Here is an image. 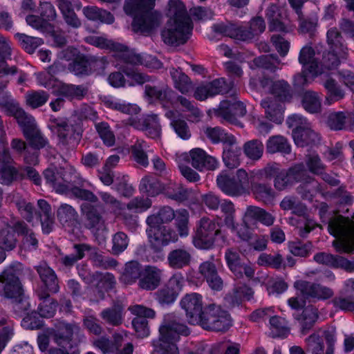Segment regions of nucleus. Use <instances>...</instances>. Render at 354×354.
Segmentation results:
<instances>
[{
  "label": "nucleus",
  "mask_w": 354,
  "mask_h": 354,
  "mask_svg": "<svg viewBox=\"0 0 354 354\" xmlns=\"http://www.w3.org/2000/svg\"><path fill=\"white\" fill-rule=\"evenodd\" d=\"M167 16L169 18L161 37L165 44L180 46L187 42L193 26L185 6L181 0H169Z\"/></svg>",
  "instance_id": "1"
},
{
  "label": "nucleus",
  "mask_w": 354,
  "mask_h": 354,
  "mask_svg": "<svg viewBox=\"0 0 354 354\" xmlns=\"http://www.w3.org/2000/svg\"><path fill=\"white\" fill-rule=\"evenodd\" d=\"M155 0H126L124 12L133 17L131 29L144 35L152 34L160 26L162 15L153 10Z\"/></svg>",
  "instance_id": "2"
},
{
  "label": "nucleus",
  "mask_w": 354,
  "mask_h": 354,
  "mask_svg": "<svg viewBox=\"0 0 354 354\" xmlns=\"http://www.w3.org/2000/svg\"><path fill=\"white\" fill-rule=\"evenodd\" d=\"M159 332V339L154 343L157 354H179L176 345V342L179 339V335L189 334L187 326L180 323L174 313L167 314L164 316Z\"/></svg>",
  "instance_id": "3"
},
{
  "label": "nucleus",
  "mask_w": 354,
  "mask_h": 354,
  "mask_svg": "<svg viewBox=\"0 0 354 354\" xmlns=\"http://www.w3.org/2000/svg\"><path fill=\"white\" fill-rule=\"evenodd\" d=\"M21 264L10 266L0 274V296L10 299L17 313L28 310V304L24 299L21 283L19 279Z\"/></svg>",
  "instance_id": "4"
},
{
  "label": "nucleus",
  "mask_w": 354,
  "mask_h": 354,
  "mask_svg": "<svg viewBox=\"0 0 354 354\" xmlns=\"http://www.w3.org/2000/svg\"><path fill=\"white\" fill-rule=\"evenodd\" d=\"M329 233L335 237L332 245L339 253L354 252V216L352 219L335 215L328 223Z\"/></svg>",
  "instance_id": "5"
},
{
  "label": "nucleus",
  "mask_w": 354,
  "mask_h": 354,
  "mask_svg": "<svg viewBox=\"0 0 354 354\" xmlns=\"http://www.w3.org/2000/svg\"><path fill=\"white\" fill-rule=\"evenodd\" d=\"M326 36L328 50L324 52L322 59L319 63V69L323 71L322 73L337 68L341 61L346 59L348 55V48L343 44L342 37L335 28L328 30Z\"/></svg>",
  "instance_id": "6"
},
{
  "label": "nucleus",
  "mask_w": 354,
  "mask_h": 354,
  "mask_svg": "<svg viewBox=\"0 0 354 354\" xmlns=\"http://www.w3.org/2000/svg\"><path fill=\"white\" fill-rule=\"evenodd\" d=\"M216 183L223 193L231 196H241L248 193L250 189V177L243 169H238L235 175L222 171L217 176Z\"/></svg>",
  "instance_id": "7"
},
{
  "label": "nucleus",
  "mask_w": 354,
  "mask_h": 354,
  "mask_svg": "<svg viewBox=\"0 0 354 354\" xmlns=\"http://www.w3.org/2000/svg\"><path fill=\"white\" fill-rule=\"evenodd\" d=\"M267 176H275L274 186L279 191H282L294 182L306 179V171L303 165H296L288 170H280L276 163L268 165L263 170Z\"/></svg>",
  "instance_id": "8"
},
{
  "label": "nucleus",
  "mask_w": 354,
  "mask_h": 354,
  "mask_svg": "<svg viewBox=\"0 0 354 354\" xmlns=\"http://www.w3.org/2000/svg\"><path fill=\"white\" fill-rule=\"evenodd\" d=\"M220 236L221 231L219 223L214 219L203 217L198 222L193 236V244L198 249L209 250L214 247Z\"/></svg>",
  "instance_id": "9"
},
{
  "label": "nucleus",
  "mask_w": 354,
  "mask_h": 354,
  "mask_svg": "<svg viewBox=\"0 0 354 354\" xmlns=\"http://www.w3.org/2000/svg\"><path fill=\"white\" fill-rule=\"evenodd\" d=\"M44 176L47 183H48L59 194H68L71 183L75 181V178H78L79 174L75 170L71 167L68 171L64 169L48 168L44 171Z\"/></svg>",
  "instance_id": "10"
},
{
  "label": "nucleus",
  "mask_w": 354,
  "mask_h": 354,
  "mask_svg": "<svg viewBox=\"0 0 354 354\" xmlns=\"http://www.w3.org/2000/svg\"><path fill=\"white\" fill-rule=\"evenodd\" d=\"M280 207L283 210H291L293 214L302 216L297 224L299 234L301 237H306L317 226V224L313 219L304 216L306 209V207L295 197H285L281 201Z\"/></svg>",
  "instance_id": "11"
},
{
  "label": "nucleus",
  "mask_w": 354,
  "mask_h": 354,
  "mask_svg": "<svg viewBox=\"0 0 354 354\" xmlns=\"http://www.w3.org/2000/svg\"><path fill=\"white\" fill-rule=\"evenodd\" d=\"M147 225L146 232L149 241L156 250L177 241L178 234L171 227L164 225Z\"/></svg>",
  "instance_id": "12"
},
{
  "label": "nucleus",
  "mask_w": 354,
  "mask_h": 354,
  "mask_svg": "<svg viewBox=\"0 0 354 354\" xmlns=\"http://www.w3.org/2000/svg\"><path fill=\"white\" fill-rule=\"evenodd\" d=\"M180 306L185 312L190 324L199 325L205 313L203 310V297L196 292L185 295L180 300Z\"/></svg>",
  "instance_id": "13"
},
{
  "label": "nucleus",
  "mask_w": 354,
  "mask_h": 354,
  "mask_svg": "<svg viewBox=\"0 0 354 354\" xmlns=\"http://www.w3.org/2000/svg\"><path fill=\"white\" fill-rule=\"evenodd\" d=\"M199 325L207 330L224 331L232 325L230 315L219 307L210 306Z\"/></svg>",
  "instance_id": "14"
},
{
  "label": "nucleus",
  "mask_w": 354,
  "mask_h": 354,
  "mask_svg": "<svg viewBox=\"0 0 354 354\" xmlns=\"http://www.w3.org/2000/svg\"><path fill=\"white\" fill-rule=\"evenodd\" d=\"M265 16L271 31L289 32L294 26L288 18L286 12L274 3H270L265 10Z\"/></svg>",
  "instance_id": "15"
},
{
  "label": "nucleus",
  "mask_w": 354,
  "mask_h": 354,
  "mask_svg": "<svg viewBox=\"0 0 354 354\" xmlns=\"http://www.w3.org/2000/svg\"><path fill=\"white\" fill-rule=\"evenodd\" d=\"M185 283L180 272L173 274L166 284L156 293V299L162 304H170L177 299Z\"/></svg>",
  "instance_id": "16"
},
{
  "label": "nucleus",
  "mask_w": 354,
  "mask_h": 354,
  "mask_svg": "<svg viewBox=\"0 0 354 354\" xmlns=\"http://www.w3.org/2000/svg\"><path fill=\"white\" fill-rule=\"evenodd\" d=\"M230 92L232 95L236 93L231 84H227L225 79L220 78L198 86L194 92V97L197 100H204L209 97Z\"/></svg>",
  "instance_id": "17"
},
{
  "label": "nucleus",
  "mask_w": 354,
  "mask_h": 354,
  "mask_svg": "<svg viewBox=\"0 0 354 354\" xmlns=\"http://www.w3.org/2000/svg\"><path fill=\"white\" fill-rule=\"evenodd\" d=\"M294 288L304 298L326 300L331 298L334 295L333 290L330 288L304 280L296 281L294 283Z\"/></svg>",
  "instance_id": "18"
},
{
  "label": "nucleus",
  "mask_w": 354,
  "mask_h": 354,
  "mask_svg": "<svg viewBox=\"0 0 354 354\" xmlns=\"http://www.w3.org/2000/svg\"><path fill=\"white\" fill-rule=\"evenodd\" d=\"M246 114L243 103L233 98L232 100H223L220 103L217 115L225 121L234 124H239L238 118Z\"/></svg>",
  "instance_id": "19"
},
{
  "label": "nucleus",
  "mask_w": 354,
  "mask_h": 354,
  "mask_svg": "<svg viewBox=\"0 0 354 354\" xmlns=\"http://www.w3.org/2000/svg\"><path fill=\"white\" fill-rule=\"evenodd\" d=\"M51 129L57 134L59 144L63 146L73 145L80 138L79 133H73L65 118H53L50 119Z\"/></svg>",
  "instance_id": "20"
},
{
  "label": "nucleus",
  "mask_w": 354,
  "mask_h": 354,
  "mask_svg": "<svg viewBox=\"0 0 354 354\" xmlns=\"http://www.w3.org/2000/svg\"><path fill=\"white\" fill-rule=\"evenodd\" d=\"M131 125L136 129L144 131L151 138L158 139L160 137L161 128L157 115L150 114L139 119L132 118Z\"/></svg>",
  "instance_id": "21"
},
{
  "label": "nucleus",
  "mask_w": 354,
  "mask_h": 354,
  "mask_svg": "<svg viewBox=\"0 0 354 354\" xmlns=\"http://www.w3.org/2000/svg\"><path fill=\"white\" fill-rule=\"evenodd\" d=\"M186 162L191 163L192 167L198 170L207 169L214 170L218 167V161L213 156H209L201 148H195L189 151L188 160Z\"/></svg>",
  "instance_id": "22"
},
{
  "label": "nucleus",
  "mask_w": 354,
  "mask_h": 354,
  "mask_svg": "<svg viewBox=\"0 0 354 354\" xmlns=\"http://www.w3.org/2000/svg\"><path fill=\"white\" fill-rule=\"evenodd\" d=\"M121 62L127 64L143 65L150 69H158L162 67V63L156 57L148 54H136L127 48L121 55Z\"/></svg>",
  "instance_id": "23"
},
{
  "label": "nucleus",
  "mask_w": 354,
  "mask_h": 354,
  "mask_svg": "<svg viewBox=\"0 0 354 354\" xmlns=\"http://www.w3.org/2000/svg\"><path fill=\"white\" fill-rule=\"evenodd\" d=\"M35 269L44 286L45 290H43L48 293H57L60 288L55 272L46 262L39 263Z\"/></svg>",
  "instance_id": "24"
},
{
  "label": "nucleus",
  "mask_w": 354,
  "mask_h": 354,
  "mask_svg": "<svg viewBox=\"0 0 354 354\" xmlns=\"http://www.w3.org/2000/svg\"><path fill=\"white\" fill-rule=\"evenodd\" d=\"M298 60L304 70L313 77L322 74V69H319L317 58L315 57V51L313 47L307 44L300 50Z\"/></svg>",
  "instance_id": "25"
},
{
  "label": "nucleus",
  "mask_w": 354,
  "mask_h": 354,
  "mask_svg": "<svg viewBox=\"0 0 354 354\" xmlns=\"http://www.w3.org/2000/svg\"><path fill=\"white\" fill-rule=\"evenodd\" d=\"M8 113L15 117L17 123L21 128L24 136L27 135L30 131L37 127L35 120L32 116L27 114L17 103L10 102L7 106Z\"/></svg>",
  "instance_id": "26"
},
{
  "label": "nucleus",
  "mask_w": 354,
  "mask_h": 354,
  "mask_svg": "<svg viewBox=\"0 0 354 354\" xmlns=\"http://www.w3.org/2000/svg\"><path fill=\"white\" fill-rule=\"evenodd\" d=\"M12 44L10 41L5 37L3 41L0 44V77L10 78L17 73V68L15 66H9L6 63L7 59H11Z\"/></svg>",
  "instance_id": "27"
},
{
  "label": "nucleus",
  "mask_w": 354,
  "mask_h": 354,
  "mask_svg": "<svg viewBox=\"0 0 354 354\" xmlns=\"http://www.w3.org/2000/svg\"><path fill=\"white\" fill-rule=\"evenodd\" d=\"M261 106L264 109L266 117L270 121L280 124L283 120L284 107L277 99L267 97L262 100Z\"/></svg>",
  "instance_id": "28"
},
{
  "label": "nucleus",
  "mask_w": 354,
  "mask_h": 354,
  "mask_svg": "<svg viewBox=\"0 0 354 354\" xmlns=\"http://www.w3.org/2000/svg\"><path fill=\"white\" fill-rule=\"evenodd\" d=\"M86 43L102 49L110 50L115 52L114 56L121 61V55L126 51L127 46L114 42L104 36H88L85 38Z\"/></svg>",
  "instance_id": "29"
},
{
  "label": "nucleus",
  "mask_w": 354,
  "mask_h": 354,
  "mask_svg": "<svg viewBox=\"0 0 354 354\" xmlns=\"http://www.w3.org/2000/svg\"><path fill=\"white\" fill-rule=\"evenodd\" d=\"M241 149L237 145L236 138L230 137L227 142L223 145V160L230 169L237 167L240 165Z\"/></svg>",
  "instance_id": "30"
},
{
  "label": "nucleus",
  "mask_w": 354,
  "mask_h": 354,
  "mask_svg": "<svg viewBox=\"0 0 354 354\" xmlns=\"http://www.w3.org/2000/svg\"><path fill=\"white\" fill-rule=\"evenodd\" d=\"M139 279L138 286L141 289L155 290L161 281V270L154 266H146L142 269V274Z\"/></svg>",
  "instance_id": "31"
},
{
  "label": "nucleus",
  "mask_w": 354,
  "mask_h": 354,
  "mask_svg": "<svg viewBox=\"0 0 354 354\" xmlns=\"http://www.w3.org/2000/svg\"><path fill=\"white\" fill-rule=\"evenodd\" d=\"M264 90L283 100H288L291 97L290 86L284 80L273 81L269 78H263L260 82Z\"/></svg>",
  "instance_id": "32"
},
{
  "label": "nucleus",
  "mask_w": 354,
  "mask_h": 354,
  "mask_svg": "<svg viewBox=\"0 0 354 354\" xmlns=\"http://www.w3.org/2000/svg\"><path fill=\"white\" fill-rule=\"evenodd\" d=\"M199 272L206 279L209 287L215 290H220L223 288V281L218 275L215 265L209 261L202 263L199 266Z\"/></svg>",
  "instance_id": "33"
},
{
  "label": "nucleus",
  "mask_w": 354,
  "mask_h": 354,
  "mask_svg": "<svg viewBox=\"0 0 354 354\" xmlns=\"http://www.w3.org/2000/svg\"><path fill=\"white\" fill-rule=\"evenodd\" d=\"M192 259L190 251L185 248L171 250L167 256L169 266L174 269H181L187 266Z\"/></svg>",
  "instance_id": "34"
},
{
  "label": "nucleus",
  "mask_w": 354,
  "mask_h": 354,
  "mask_svg": "<svg viewBox=\"0 0 354 354\" xmlns=\"http://www.w3.org/2000/svg\"><path fill=\"white\" fill-rule=\"evenodd\" d=\"M37 294L40 300L37 308L39 315L46 318L53 317L58 305L56 300L51 298L49 293L44 290H37Z\"/></svg>",
  "instance_id": "35"
},
{
  "label": "nucleus",
  "mask_w": 354,
  "mask_h": 354,
  "mask_svg": "<svg viewBox=\"0 0 354 354\" xmlns=\"http://www.w3.org/2000/svg\"><path fill=\"white\" fill-rule=\"evenodd\" d=\"M327 124L333 130L351 128L354 126V115L349 113H331L328 115Z\"/></svg>",
  "instance_id": "36"
},
{
  "label": "nucleus",
  "mask_w": 354,
  "mask_h": 354,
  "mask_svg": "<svg viewBox=\"0 0 354 354\" xmlns=\"http://www.w3.org/2000/svg\"><path fill=\"white\" fill-rule=\"evenodd\" d=\"M78 329L79 327L75 324H68L61 321L56 325V330L51 333V335L58 345H62L65 342H68L73 333Z\"/></svg>",
  "instance_id": "37"
},
{
  "label": "nucleus",
  "mask_w": 354,
  "mask_h": 354,
  "mask_svg": "<svg viewBox=\"0 0 354 354\" xmlns=\"http://www.w3.org/2000/svg\"><path fill=\"white\" fill-rule=\"evenodd\" d=\"M142 266L137 261H130L125 263L120 277V281L127 285L133 284L141 277Z\"/></svg>",
  "instance_id": "38"
},
{
  "label": "nucleus",
  "mask_w": 354,
  "mask_h": 354,
  "mask_svg": "<svg viewBox=\"0 0 354 354\" xmlns=\"http://www.w3.org/2000/svg\"><path fill=\"white\" fill-rule=\"evenodd\" d=\"M292 137L295 143L301 147L315 144L319 140V135L311 129L310 124L300 131H294Z\"/></svg>",
  "instance_id": "39"
},
{
  "label": "nucleus",
  "mask_w": 354,
  "mask_h": 354,
  "mask_svg": "<svg viewBox=\"0 0 354 354\" xmlns=\"http://www.w3.org/2000/svg\"><path fill=\"white\" fill-rule=\"evenodd\" d=\"M176 215V212L169 207L163 206L156 213L149 215L146 218L147 224L163 225L172 221Z\"/></svg>",
  "instance_id": "40"
},
{
  "label": "nucleus",
  "mask_w": 354,
  "mask_h": 354,
  "mask_svg": "<svg viewBox=\"0 0 354 354\" xmlns=\"http://www.w3.org/2000/svg\"><path fill=\"white\" fill-rule=\"evenodd\" d=\"M100 317L109 324L119 326L124 319V307L120 304H115L110 308L104 309L100 313Z\"/></svg>",
  "instance_id": "41"
},
{
  "label": "nucleus",
  "mask_w": 354,
  "mask_h": 354,
  "mask_svg": "<svg viewBox=\"0 0 354 354\" xmlns=\"http://www.w3.org/2000/svg\"><path fill=\"white\" fill-rule=\"evenodd\" d=\"M301 103L304 109L310 113H319L322 110V97L313 91L308 90L303 93Z\"/></svg>",
  "instance_id": "42"
},
{
  "label": "nucleus",
  "mask_w": 354,
  "mask_h": 354,
  "mask_svg": "<svg viewBox=\"0 0 354 354\" xmlns=\"http://www.w3.org/2000/svg\"><path fill=\"white\" fill-rule=\"evenodd\" d=\"M214 32L231 38L243 41L244 29L230 22L218 23L213 25Z\"/></svg>",
  "instance_id": "43"
},
{
  "label": "nucleus",
  "mask_w": 354,
  "mask_h": 354,
  "mask_svg": "<svg viewBox=\"0 0 354 354\" xmlns=\"http://www.w3.org/2000/svg\"><path fill=\"white\" fill-rule=\"evenodd\" d=\"M106 106L111 109L120 111L121 113L131 115L129 118V124L132 118L139 119L137 115L139 113L140 109L134 104L126 103L118 100L108 99L105 101Z\"/></svg>",
  "instance_id": "44"
},
{
  "label": "nucleus",
  "mask_w": 354,
  "mask_h": 354,
  "mask_svg": "<svg viewBox=\"0 0 354 354\" xmlns=\"http://www.w3.org/2000/svg\"><path fill=\"white\" fill-rule=\"evenodd\" d=\"M315 261L333 268L344 269L346 259L344 257L326 252H319L313 257Z\"/></svg>",
  "instance_id": "45"
},
{
  "label": "nucleus",
  "mask_w": 354,
  "mask_h": 354,
  "mask_svg": "<svg viewBox=\"0 0 354 354\" xmlns=\"http://www.w3.org/2000/svg\"><path fill=\"white\" fill-rule=\"evenodd\" d=\"M76 210L70 205L62 203L57 209V218L63 226H72L77 220Z\"/></svg>",
  "instance_id": "46"
},
{
  "label": "nucleus",
  "mask_w": 354,
  "mask_h": 354,
  "mask_svg": "<svg viewBox=\"0 0 354 354\" xmlns=\"http://www.w3.org/2000/svg\"><path fill=\"white\" fill-rule=\"evenodd\" d=\"M163 193L168 198L178 202L186 201L189 194V190L183 187L181 184H177L171 181L164 185Z\"/></svg>",
  "instance_id": "47"
},
{
  "label": "nucleus",
  "mask_w": 354,
  "mask_h": 354,
  "mask_svg": "<svg viewBox=\"0 0 354 354\" xmlns=\"http://www.w3.org/2000/svg\"><path fill=\"white\" fill-rule=\"evenodd\" d=\"M169 73L175 88L180 93L186 94L192 89V84L189 78L181 70L172 67L169 69Z\"/></svg>",
  "instance_id": "48"
},
{
  "label": "nucleus",
  "mask_w": 354,
  "mask_h": 354,
  "mask_svg": "<svg viewBox=\"0 0 354 354\" xmlns=\"http://www.w3.org/2000/svg\"><path fill=\"white\" fill-rule=\"evenodd\" d=\"M113 337L114 340L113 342L109 339L101 337L94 342V345L101 350L104 354L115 353V351H118V348L121 347L124 339L121 334H115Z\"/></svg>",
  "instance_id": "49"
},
{
  "label": "nucleus",
  "mask_w": 354,
  "mask_h": 354,
  "mask_svg": "<svg viewBox=\"0 0 354 354\" xmlns=\"http://www.w3.org/2000/svg\"><path fill=\"white\" fill-rule=\"evenodd\" d=\"M82 211L86 217V225L90 229L100 230L104 226V221L97 209L93 206L83 205Z\"/></svg>",
  "instance_id": "50"
},
{
  "label": "nucleus",
  "mask_w": 354,
  "mask_h": 354,
  "mask_svg": "<svg viewBox=\"0 0 354 354\" xmlns=\"http://www.w3.org/2000/svg\"><path fill=\"white\" fill-rule=\"evenodd\" d=\"M255 198L265 203H272L274 199L275 194L269 185L262 183H253L250 185Z\"/></svg>",
  "instance_id": "51"
},
{
  "label": "nucleus",
  "mask_w": 354,
  "mask_h": 354,
  "mask_svg": "<svg viewBox=\"0 0 354 354\" xmlns=\"http://www.w3.org/2000/svg\"><path fill=\"white\" fill-rule=\"evenodd\" d=\"M57 1L66 23L73 28H79L81 26V21L72 9L71 3L67 0H57Z\"/></svg>",
  "instance_id": "52"
},
{
  "label": "nucleus",
  "mask_w": 354,
  "mask_h": 354,
  "mask_svg": "<svg viewBox=\"0 0 354 354\" xmlns=\"http://www.w3.org/2000/svg\"><path fill=\"white\" fill-rule=\"evenodd\" d=\"M75 254L62 255L59 259V261L62 266L66 268H71L75 263L82 259L84 257V252L90 250L91 248L86 244H75L74 245Z\"/></svg>",
  "instance_id": "53"
},
{
  "label": "nucleus",
  "mask_w": 354,
  "mask_h": 354,
  "mask_svg": "<svg viewBox=\"0 0 354 354\" xmlns=\"http://www.w3.org/2000/svg\"><path fill=\"white\" fill-rule=\"evenodd\" d=\"M164 186L158 179L151 176H146L142 178L140 184V189L149 196H155L163 192Z\"/></svg>",
  "instance_id": "54"
},
{
  "label": "nucleus",
  "mask_w": 354,
  "mask_h": 354,
  "mask_svg": "<svg viewBox=\"0 0 354 354\" xmlns=\"http://www.w3.org/2000/svg\"><path fill=\"white\" fill-rule=\"evenodd\" d=\"M266 149L270 153L277 152L289 153L290 146L286 138L281 136H275L270 138L267 141Z\"/></svg>",
  "instance_id": "55"
},
{
  "label": "nucleus",
  "mask_w": 354,
  "mask_h": 354,
  "mask_svg": "<svg viewBox=\"0 0 354 354\" xmlns=\"http://www.w3.org/2000/svg\"><path fill=\"white\" fill-rule=\"evenodd\" d=\"M269 328L270 335L273 337H285L289 333L286 320L279 316H271L269 319Z\"/></svg>",
  "instance_id": "56"
},
{
  "label": "nucleus",
  "mask_w": 354,
  "mask_h": 354,
  "mask_svg": "<svg viewBox=\"0 0 354 354\" xmlns=\"http://www.w3.org/2000/svg\"><path fill=\"white\" fill-rule=\"evenodd\" d=\"M243 29V41H248L259 35L265 30L266 23L261 17H256L250 20L248 28Z\"/></svg>",
  "instance_id": "57"
},
{
  "label": "nucleus",
  "mask_w": 354,
  "mask_h": 354,
  "mask_svg": "<svg viewBox=\"0 0 354 354\" xmlns=\"http://www.w3.org/2000/svg\"><path fill=\"white\" fill-rule=\"evenodd\" d=\"M120 62V64H118L116 66L118 67L119 69L122 70L131 81L129 84V86H133L136 84H143L150 80L148 75L134 69L129 68L127 66L124 65L125 64L124 62H122L121 61Z\"/></svg>",
  "instance_id": "58"
},
{
  "label": "nucleus",
  "mask_w": 354,
  "mask_h": 354,
  "mask_svg": "<svg viewBox=\"0 0 354 354\" xmlns=\"http://www.w3.org/2000/svg\"><path fill=\"white\" fill-rule=\"evenodd\" d=\"M174 218L178 236L187 237L189 234L188 212L184 209L177 210Z\"/></svg>",
  "instance_id": "59"
},
{
  "label": "nucleus",
  "mask_w": 354,
  "mask_h": 354,
  "mask_svg": "<svg viewBox=\"0 0 354 354\" xmlns=\"http://www.w3.org/2000/svg\"><path fill=\"white\" fill-rule=\"evenodd\" d=\"M324 86L328 91L325 100L326 104L330 105L344 97V92L337 86L335 80L328 79L324 82Z\"/></svg>",
  "instance_id": "60"
},
{
  "label": "nucleus",
  "mask_w": 354,
  "mask_h": 354,
  "mask_svg": "<svg viewBox=\"0 0 354 354\" xmlns=\"http://www.w3.org/2000/svg\"><path fill=\"white\" fill-rule=\"evenodd\" d=\"M147 143L142 140H137L131 147V151L133 160L142 167H147L149 165L148 157L145 153Z\"/></svg>",
  "instance_id": "61"
},
{
  "label": "nucleus",
  "mask_w": 354,
  "mask_h": 354,
  "mask_svg": "<svg viewBox=\"0 0 354 354\" xmlns=\"http://www.w3.org/2000/svg\"><path fill=\"white\" fill-rule=\"evenodd\" d=\"M263 149V145L259 140H250L243 145V151L245 156L254 160H257L261 158Z\"/></svg>",
  "instance_id": "62"
},
{
  "label": "nucleus",
  "mask_w": 354,
  "mask_h": 354,
  "mask_svg": "<svg viewBox=\"0 0 354 354\" xmlns=\"http://www.w3.org/2000/svg\"><path fill=\"white\" fill-rule=\"evenodd\" d=\"M225 258L230 270L237 277H241V260L239 254L233 249H227Z\"/></svg>",
  "instance_id": "63"
},
{
  "label": "nucleus",
  "mask_w": 354,
  "mask_h": 354,
  "mask_svg": "<svg viewBox=\"0 0 354 354\" xmlns=\"http://www.w3.org/2000/svg\"><path fill=\"white\" fill-rule=\"evenodd\" d=\"M15 36L22 48L30 54L33 53L36 48L44 43L41 38L30 37L24 33H17Z\"/></svg>",
  "instance_id": "64"
}]
</instances>
